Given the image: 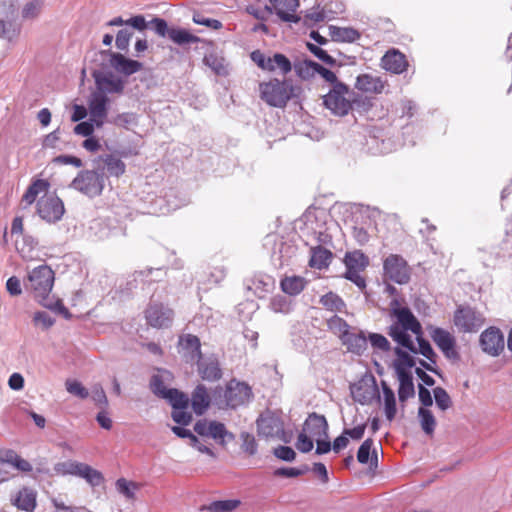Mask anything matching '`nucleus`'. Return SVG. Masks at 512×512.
Listing matches in <instances>:
<instances>
[{
	"mask_svg": "<svg viewBox=\"0 0 512 512\" xmlns=\"http://www.w3.org/2000/svg\"><path fill=\"white\" fill-rule=\"evenodd\" d=\"M394 315L397 321L390 326L389 335L399 345L415 352V345L407 332L411 331L416 336L422 335L421 324L407 307L394 309Z\"/></svg>",
	"mask_w": 512,
	"mask_h": 512,
	"instance_id": "nucleus-1",
	"label": "nucleus"
},
{
	"mask_svg": "<svg viewBox=\"0 0 512 512\" xmlns=\"http://www.w3.org/2000/svg\"><path fill=\"white\" fill-rule=\"evenodd\" d=\"M54 271L46 264L32 269L27 276L25 287L30 290L35 299L47 308H53L49 295L54 285Z\"/></svg>",
	"mask_w": 512,
	"mask_h": 512,
	"instance_id": "nucleus-2",
	"label": "nucleus"
},
{
	"mask_svg": "<svg viewBox=\"0 0 512 512\" xmlns=\"http://www.w3.org/2000/svg\"><path fill=\"white\" fill-rule=\"evenodd\" d=\"M259 90L263 101L272 107L279 108L284 107L295 95L294 87L289 81H280L278 79L261 83Z\"/></svg>",
	"mask_w": 512,
	"mask_h": 512,
	"instance_id": "nucleus-3",
	"label": "nucleus"
},
{
	"mask_svg": "<svg viewBox=\"0 0 512 512\" xmlns=\"http://www.w3.org/2000/svg\"><path fill=\"white\" fill-rule=\"evenodd\" d=\"M71 187L88 197H96L102 193L105 187V177L97 168L84 170L74 178Z\"/></svg>",
	"mask_w": 512,
	"mask_h": 512,
	"instance_id": "nucleus-4",
	"label": "nucleus"
},
{
	"mask_svg": "<svg viewBox=\"0 0 512 512\" xmlns=\"http://www.w3.org/2000/svg\"><path fill=\"white\" fill-rule=\"evenodd\" d=\"M324 105L336 116H345L352 108L351 92L343 83H336L324 96Z\"/></svg>",
	"mask_w": 512,
	"mask_h": 512,
	"instance_id": "nucleus-5",
	"label": "nucleus"
},
{
	"mask_svg": "<svg viewBox=\"0 0 512 512\" xmlns=\"http://www.w3.org/2000/svg\"><path fill=\"white\" fill-rule=\"evenodd\" d=\"M251 398V387L245 382H240L233 379L228 382L223 393V399H216V403L221 408L228 407L234 409L248 403Z\"/></svg>",
	"mask_w": 512,
	"mask_h": 512,
	"instance_id": "nucleus-6",
	"label": "nucleus"
},
{
	"mask_svg": "<svg viewBox=\"0 0 512 512\" xmlns=\"http://www.w3.org/2000/svg\"><path fill=\"white\" fill-rule=\"evenodd\" d=\"M384 278L399 285L407 284L411 278V269L400 255L390 254L383 262Z\"/></svg>",
	"mask_w": 512,
	"mask_h": 512,
	"instance_id": "nucleus-7",
	"label": "nucleus"
},
{
	"mask_svg": "<svg viewBox=\"0 0 512 512\" xmlns=\"http://www.w3.org/2000/svg\"><path fill=\"white\" fill-rule=\"evenodd\" d=\"M453 322L459 332L475 333L484 325L485 318L469 306H460L454 313Z\"/></svg>",
	"mask_w": 512,
	"mask_h": 512,
	"instance_id": "nucleus-8",
	"label": "nucleus"
},
{
	"mask_svg": "<svg viewBox=\"0 0 512 512\" xmlns=\"http://www.w3.org/2000/svg\"><path fill=\"white\" fill-rule=\"evenodd\" d=\"M194 431L204 437H210L221 445L234 439V435L229 432L225 425L217 421L199 420L194 425Z\"/></svg>",
	"mask_w": 512,
	"mask_h": 512,
	"instance_id": "nucleus-9",
	"label": "nucleus"
},
{
	"mask_svg": "<svg viewBox=\"0 0 512 512\" xmlns=\"http://www.w3.org/2000/svg\"><path fill=\"white\" fill-rule=\"evenodd\" d=\"M37 206L39 216L49 223L59 221L65 211L63 202L56 196L42 197Z\"/></svg>",
	"mask_w": 512,
	"mask_h": 512,
	"instance_id": "nucleus-10",
	"label": "nucleus"
},
{
	"mask_svg": "<svg viewBox=\"0 0 512 512\" xmlns=\"http://www.w3.org/2000/svg\"><path fill=\"white\" fill-rule=\"evenodd\" d=\"M145 314L148 324L155 328H168L174 319L173 310L158 303L151 304Z\"/></svg>",
	"mask_w": 512,
	"mask_h": 512,
	"instance_id": "nucleus-11",
	"label": "nucleus"
},
{
	"mask_svg": "<svg viewBox=\"0 0 512 512\" xmlns=\"http://www.w3.org/2000/svg\"><path fill=\"white\" fill-rule=\"evenodd\" d=\"M258 434L265 438H279L284 434V426L280 417L267 412L257 420Z\"/></svg>",
	"mask_w": 512,
	"mask_h": 512,
	"instance_id": "nucleus-12",
	"label": "nucleus"
},
{
	"mask_svg": "<svg viewBox=\"0 0 512 512\" xmlns=\"http://www.w3.org/2000/svg\"><path fill=\"white\" fill-rule=\"evenodd\" d=\"M109 98L103 93L93 92L88 102V110L90 120L95 123L96 127L100 128L108 113Z\"/></svg>",
	"mask_w": 512,
	"mask_h": 512,
	"instance_id": "nucleus-13",
	"label": "nucleus"
},
{
	"mask_svg": "<svg viewBox=\"0 0 512 512\" xmlns=\"http://www.w3.org/2000/svg\"><path fill=\"white\" fill-rule=\"evenodd\" d=\"M482 350L491 355L498 356L504 349V337L498 328L490 327L480 335Z\"/></svg>",
	"mask_w": 512,
	"mask_h": 512,
	"instance_id": "nucleus-14",
	"label": "nucleus"
},
{
	"mask_svg": "<svg viewBox=\"0 0 512 512\" xmlns=\"http://www.w3.org/2000/svg\"><path fill=\"white\" fill-rule=\"evenodd\" d=\"M271 6H266L269 12L274 11L276 15L284 22L298 23L300 17L295 14L298 6V0H270Z\"/></svg>",
	"mask_w": 512,
	"mask_h": 512,
	"instance_id": "nucleus-15",
	"label": "nucleus"
},
{
	"mask_svg": "<svg viewBox=\"0 0 512 512\" xmlns=\"http://www.w3.org/2000/svg\"><path fill=\"white\" fill-rule=\"evenodd\" d=\"M430 336L447 358H454L457 356V352L455 350L456 341L449 331L439 327H432L430 328Z\"/></svg>",
	"mask_w": 512,
	"mask_h": 512,
	"instance_id": "nucleus-16",
	"label": "nucleus"
},
{
	"mask_svg": "<svg viewBox=\"0 0 512 512\" xmlns=\"http://www.w3.org/2000/svg\"><path fill=\"white\" fill-rule=\"evenodd\" d=\"M96 91L97 93L107 94H121L124 90V81L112 73L101 74L95 76Z\"/></svg>",
	"mask_w": 512,
	"mask_h": 512,
	"instance_id": "nucleus-17",
	"label": "nucleus"
},
{
	"mask_svg": "<svg viewBox=\"0 0 512 512\" xmlns=\"http://www.w3.org/2000/svg\"><path fill=\"white\" fill-rule=\"evenodd\" d=\"M302 431L318 440L320 437L328 438V423L323 415L312 413L303 424Z\"/></svg>",
	"mask_w": 512,
	"mask_h": 512,
	"instance_id": "nucleus-18",
	"label": "nucleus"
},
{
	"mask_svg": "<svg viewBox=\"0 0 512 512\" xmlns=\"http://www.w3.org/2000/svg\"><path fill=\"white\" fill-rule=\"evenodd\" d=\"M381 66L394 74H401L407 69L408 62L404 54L398 50L391 49L382 57Z\"/></svg>",
	"mask_w": 512,
	"mask_h": 512,
	"instance_id": "nucleus-19",
	"label": "nucleus"
},
{
	"mask_svg": "<svg viewBox=\"0 0 512 512\" xmlns=\"http://www.w3.org/2000/svg\"><path fill=\"white\" fill-rule=\"evenodd\" d=\"M109 55L111 67L119 73L129 76L142 69V63L139 61L126 58L120 53L109 52Z\"/></svg>",
	"mask_w": 512,
	"mask_h": 512,
	"instance_id": "nucleus-20",
	"label": "nucleus"
},
{
	"mask_svg": "<svg viewBox=\"0 0 512 512\" xmlns=\"http://www.w3.org/2000/svg\"><path fill=\"white\" fill-rule=\"evenodd\" d=\"M275 287V279L264 273L255 274L249 281L248 289L251 290L258 298H263Z\"/></svg>",
	"mask_w": 512,
	"mask_h": 512,
	"instance_id": "nucleus-21",
	"label": "nucleus"
},
{
	"mask_svg": "<svg viewBox=\"0 0 512 512\" xmlns=\"http://www.w3.org/2000/svg\"><path fill=\"white\" fill-rule=\"evenodd\" d=\"M97 170L104 175L106 170L110 176L119 177L125 173V163L114 155H105L99 158Z\"/></svg>",
	"mask_w": 512,
	"mask_h": 512,
	"instance_id": "nucleus-22",
	"label": "nucleus"
},
{
	"mask_svg": "<svg viewBox=\"0 0 512 512\" xmlns=\"http://www.w3.org/2000/svg\"><path fill=\"white\" fill-rule=\"evenodd\" d=\"M200 340L198 337L188 334L180 338V347L187 362L201 359Z\"/></svg>",
	"mask_w": 512,
	"mask_h": 512,
	"instance_id": "nucleus-23",
	"label": "nucleus"
},
{
	"mask_svg": "<svg viewBox=\"0 0 512 512\" xmlns=\"http://www.w3.org/2000/svg\"><path fill=\"white\" fill-rule=\"evenodd\" d=\"M355 87L366 93H382L385 83L378 76L371 74L359 75L356 79Z\"/></svg>",
	"mask_w": 512,
	"mask_h": 512,
	"instance_id": "nucleus-24",
	"label": "nucleus"
},
{
	"mask_svg": "<svg viewBox=\"0 0 512 512\" xmlns=\"http://www.w3.org/2000/svg\"><path fill=\"white\" fill-rule=\"evenodd\" d=\"M37 240L27 234H24L15 240V247L20 256L27 261L35 258V248L37 246Z\"/></svg>",
	"mask_w": 512,
	"mask_h": 512,
	"instance_id": "nucleus-25",
	"label": "nucleus"
},
{
	"mask_svg": "<svg viewBox=\"0 0 512 512\" xmlns=\"http://www.w3.org/2000/svg\"><path fill=\"white\" fill-rule=\"evenodd\" d=\"M341 340L349 351L358 355L367 348V338L363 332H350L349 330Z\"/></svg>",
	"mask_w": 512,
	"mask_h": 512,
	"instance_id": "nucleus-26",
	"label": "nucleus"
},
{
	"mask_svg": "<svg viewBox=\"0 0 512 512\" xmlns=\"http://www.w3.org/2000/svg\"><path fill=\"white\" fill-rule=\"evenodd\" d=\"M197 362L199 373L204 380L216 381L221 378L222 371L219 367L218 361L215 358H209L202 361L200 359Z\"/></svg>",
	"mask_w": 512,
	"mask_h": 512,
	"instance_id": "nucleus-27",
	"label": "nucleus"
},
{
	"mask_svg": "<svg viewBox=\"0 0 512 512\" xmlns=\"http://www.w3.org/2000/svg\"><path fill=\"white\" fill-rule=\"evenodd\" d=\"M191 405L197 415H202L210 405V397L204 385H198L192 393Z\"/></svg>",
	"mask_w": 512,
	"mask_h": 512,
	"instance_id": "nucleus-28",
	"label": "nucleus"
},
{
	"mask_svg": "<svg viewBox=\"0 0 512 512\" xmlns=\"http://www.w3.org/2000/svg\"><path fill=\"white\" fill-rule=\"evenodd\" d=\"M399 381L398 397L399 401L404 404L408 399L413 398L415 395V388L411 373H403L399 371L397 376Z\"/></svg>",
	"mask_w": 512,
	"mask_h": 512,
	"instance_id": "nucleus-29",
	"label": "nucleus"
},
{
	"mask_svg": "<svg viewBox=\"0 0 512 512\" xmlns=\"http://www.w3.org/2000/svg\"><path fill=\"white\" fill-rule=\"evenodd\" d=\"M332 259V253L328 249L317 246L311 249V257L309 260V265L312 268L323 269L328 267L330 261Z\"/></svg>",
	"mask_w": 512,
	"mask_h": 512,
	"instance_id": "nucleus-30",
	"label": "nucleus"
},
{
	"mask_svg": "<svg viewBox=\"0 0 512 512\" xmlns=\"http://www.w3.org/2000/svg\"><path fill=\"white\" fill-rule=\"evenodd\" d=\"M329 35L334 41L355 42L360 38V33L351 27L329 26Z\"/></svg>",
	"mask_w": 512,
	"mask_h": 512,
	"instance_id": "nucleus-31",
	"label": "nucleus"
},
{
	"mask_svg": "<svg viewBox=\"0 0 512 512\" xmlns=\"http://www.w3.org/2000/svg\"><path fill=\"white\" fill-rule=\"evenodd\" d=\"M381 387L383 392L385 415L389 421H392L397 412L395 394L386 382L382 381Z\"/></svg>",
	"mask_w": 512,
	"mask_h": 512,
	"instance_id": "nucleus-32",
	"label": "nucleus"
},
{
	"mask_svg": "<svg viewBox=\"0 0 512 512\" xmlns=\"http://www.w3.org/2000/svg\"><path fill=\"white\" fill-rule=\"evenodd\" d=\"M240 504L241 501L238 499L217 500L208 505H203L200 510L208 512H233Z\"/></svg>",
	"mask_w": 512,
	"mask_h": 512,
	"instance_id": "nucleus-33",
	"label": "nucleus"
},
{
	"mask_svg": "<svg viewBox=\"0 0 512 512\" xmlns=\"http://www.w3.org/2000/svg\"><path fill=\"white\" fill-rule=\"evenodd\" d=\"M344 261L347 270L363 271L369 264L368 257L359 250L347 253Z\"/></svg>",
	"mask_w": 512,
	"mask_h": 512,
	"instance_id": "nucleus-34",
	"label": "nucleus"
},
{
	"mask_svg": "<svg viewBox=\"0 0 512 512\" xmlns=\"http://www.w3.org/2000/svg\"><path fill=\"white\" fill-rule=\"evenodd\" d=\"M49 187V183L46 180L38 179L35 180L26 190L22 197V201L27 205H31L35 202L36 198L41 193H46Z\"/></svg>",
	"mask_w": 512,
	"mask_h": 512,
	"instance_id": "nucleus-35",
	"label": "nucleus"
},
{
	"mask_svg": "<svg viewBox=\"0 0 512 512\" xmlns=\"http://www.w3.org/2000/svg\"><path fill=\"white\" fill-rule=\"evenodd\" d=\"M395 354L397 359L393 362V367L396 375L399 376V371L410 373L409 369L415 365L414 358L399 347L395 348Z\"/></svg>",
	"mask_w": 512,
	"mask_h": 512,
	"instance_id": "nucleus-36",
	"label": "nucleus"
},
{
	"mask_svg": "<svg viewBox=\"0 0 512 512\" xmlns=\"http://www.w3.org/2000/svg\"><path fill=\"white\" fill-rule=\"evenodd\" d=\"M305 284V279L300 276L285 277L281 281V289L284 293L294 296L303 291Z\"/></svg>",
	"mask_w": 512,
	"mask_h": 512,
	"instance_id": "nucleus-37",
	"label": "nucleus"
},
{
	"mask_svg": "<svg viewBox=\"0 0 512 512\" xmlns=\"http://www.w3.org/2000/svg\"><path fill=\"white\" fill-rule=\"evenodd\" d=\"M77 476L85 479L93 487L99 486L103 482L101 472L81 462L77 471Z\"/></svg>",
	"mask_w": 512,
	"mask_h": 512,
	"instance_id": "nucleus-38",
	"label": "nucleus"
},
{
	"mask_svg": "<svg viewBox=\"0 0 512 512\" xmlns=\"http://www.w3.org/2000/svg\"><path fill=\"white\" fill-rule=\"evenodd\" d=\"M320 304L331 312H343L345 309L344 301L333 292H328L320 298Z\"/></svg>",
	"mask_w": 512,
	"mask_h": 512,
	"instance_id": "nucleus-39",
	"label": "nucleus"
},
{
	"mask_svg": "<svg viewBox=\"0 0 512 512\" xmlns=\"http://www.w3.org/2000/svg\"><path fill=\"white\" fill-rule=\"evenodd\" d=\"M270 59V68H266L267 71L273 72L277 69L280 70L282 74H287L291 71L292 65L290 60L283 54L276 53L272 57H268Z\"/></svg>",
	"mask_w": 512,
	"mask_h": 512,
	"instance_id": "nucleus-40",
	"label": "nucleus"
},
{
	"mask_svg": "<svg viewBox=\"0 0 512 512\" xmlns=\"http://www.w3.org/2000/svg\"><path fill=\"white\" fill-rule=\"evenodd\" d=\"M418 417L422 430L427 435H432L436 427V420L432 412L424 407L418 409Z\"/></svg>",
	"mask_w": 512,
	"mask_h": 512,
	"instance_id": "nucleus-41",
	"label": "nucleus"
},
{
	"mask_svg": "<svg viewBox=\"0 0 512 512\" xmlns=\"http://www.w3.org/2000/svg\"><path fill=\"white\" fill-rule=\"evenodd\" d=\"M15 505L25 511H32L36 505L35 494L28 489L20 491L15 499Z\"/></svg>",
	"mask_w": 512,
	"mask_h": 512,
	"instance_id": "nucleus-42",
	"label": "nucleus"
},
{
	"mask_svg": "<svg viewBox=\"0 0 512 512\" xmlns=\"http://www.w3.org/2000/svg\"><path fill=\"white\" fill-rule=\"evenodd\" d=\"M169 38L178 45H184L189 43H196L199 38L187 30L184 29H170L168 32Z\"/></svg>",
	"mask_w": 512,
	"mask_h": 512,
	"instance_id": "nucleus-43",
	"label": "nucleus"
},
{
	"mask_svg": "<svg viewBox=\"0 0 512 512\" xmlns=\"http://www.w3.org/2000/svg\"><path fill=\"white\" fill-rule=\"evenodd\" d=\"M115 486L116 490L128 500H134L135 493L139 489V484L133 481H128L125 478L118 479Z\"/></svg>",
	"mask_w": 512,
	"mask_h": 512,
	"instance_id": "nucleus-44",
	"label": "nucleus"
},
{
	"mask_svg": "<svg viewBox=\"0 0 512 512\" xmlns=\"http://www.w3.org/2000/svg\"><path fill=\"white\" fill-rule=\"evenodd\" d=\"M174 409H185L189 404V398L186 394L177 389H169L164 397Z\"/></svg>",
	"mask_w": 512,
	"mask_h": 512,
	"instance_id": "nucleus-45",
	"label": "nucleus"
},
{
	"mask_svg": "<svg viewBox=\"0 0 512 512\" xmlns=\"http://www.w3.org/2000/svg\"><path fill=\"white\" fill-rule=\"evenodd\" d=\"M80 462L77 461H65L58 462L54 465L53 471L55 475H76L79 468Z\"/></svg>",
	"mask_w": 512,
	"mask_h": 512,
	"instance_id": "nucleus-46",
	"label": "nucleus"
},
{
	"mask_svg": "<svg viewBox=\"0 0 512 512\" xmlns=\"http://www.w3.org/2000/svg\"><path fill=\"white\" fill-rule=\"evenodd\" d=\"M328 328L341 339L350 330V326L342 318L334 315L327 321Z\"/></svg>",
	"mask_w": 512,
	"mask_h": 512,
	"instance_id": "nucleus-47",
	"label": "nucleus"
},
{
	"mask_svg": "<svg viewBox=\"0 0 512 512\" xmlns=\"http://www.w3.org/2000/svg\"><path fill=\"white\" fill-rule=\"evenodd\" d=\"M269 308L275 313L287 314L291 310L290 301L283 295H276L271 298Z\"/></svg>",
	"mask_w": 512,
	"mask_h": 512,
	"instance_id": "nucleus-48",
	"label": "nucleus"
},
{
	"mask_svg": "<svg viewBox=\"0 0 512 512\" xmlns=\"http://www.w3.org/2000/svg\"><path fill=\"white\" fill-rule=\"evenodd\" d=\"M65 387L68 393L80 398L86 399L90 395L88 389H86L81 382L74 379H68L65 382Z\"/></svg>",
	"mask_w": 512,
	"mask_h": 512,
	"instance_id": "nucleus-49",
	"label": "nucleus"
},
{
	"mask_svg": "<svg viewBox=\"0 0 512 512\" xmlns=\"http://www.w3.org/2000/svg\"><path fill=\"white\" fill-rule=\"evenodd\" d=\"M418 341V348L415 346V354H421L425 358H427L429 361H431L433 364H435V357L436 354L433 351L430 343L422 338L421 335L416 336Z\"/></svg>",
	"mask_w": 512,
	"mask_h": 512,
	"instance_id": "nucleus-50",
	"label": "nucleus"
},
{
	"mask_svg": "<svg viewBox=\"0 0 512 512\" xmlns=\"http://www.w3.org/2000/svg\"><path fill=\"white\" fill-rule=\"evenodd\" d=\"M6 462L11 464L17 470L22 472H30L32 471V465L25 459L21 458L16 453H9L6 456Z\"/></svg>",
	"mask_w": 512,
	"mask_h": 512,
	"instance_id": "nucleus-51",
	"label": "nucleus"
},
{
	"mask_svg": "<svg viewBox=\"0 0 512 512\" xmlns=\"http://www.w3.org/2000/svg\"><path fill=\"white\" fill-rule=\"evenodd\" d=\"M91 398L100 409H106L108 399L106 393L100 384H95L91 388Z\"/></svg>",
	"mask_w": 512,
	"mask_h": 512,
	"instance_id": "nucleus-52",
	"label": "nucleus"
},
{
	"mask_svg": "<svg viewBox=\"0 0 512 512\" xmlns=\"http://www.w3.org/2000/svg\"><path fill=\"white\" fill-rule=\"evenodd\" d=\"M434 398L436 405L443 411L447 410L452 405L450 396L442 387H436L434 389Z\"/></svg>",
	"mask_w": 512,
	"mask_h": 512,
	"instance_id": "nucleus-53",
	"label": "nucleus"
},
{
	"mask_svg": "<svg viewBox=\"0 0 512 512\" xmlns=\"http://www.w3.org/2000/svg\"><path fill=\"white\" fill-rule=\"evenodd\" d=\"M42 7V0H31L24 6L22 10V15L24 18L33 19L40 14Z\"/></svg>",
	"mask_w": 512,
	"mask_h": 512,
	"instance_id": "nucleus-54",
	"label": "nucleus"
},
{
	"mask_svg": "<svg viewBox=\"0 0 512 512\" xmlns=\"http://www.w3.org/2000/svg\"><path fill=\"white\" fill-rule=\"evenodd\" d=\"M133 36V31L124 28L118 31L116 35L115 44L119 50L128 51L129 42Z\"/></svg>",
	"mask_w": 512,
	"mask_h": 512,
	"instance_id": "nucleus-55",
	"label": "nucleus"
},
{
	"mask_svg": "<svg viewBox=\"0 0 512 512\" xmlns=\"http://www.w3.org/2000/svg\"><path fill=\"white\" fill-rule=\"evenodd\" d=\"M306 65L313 68V70L316 71L317 73H319L327 82H330L333 85H335L336 83H339L337 80V76L331 70L326 69L325 67L321 66L320 64L312 62V61L306 62Z\"/></svg>",
	"mask_w": 512,
	"mask_h": 512,
	"instance_id": "nucleus-56",
	"label": "nucleus"
},
{
	"mask_svg": "<svg viewBox=\"0 0 512 512\" xmlns=\"http://www.w3.org/2000/svg\"><path fill=\"white\" fill-rule=\"evenodd\" d=\"M34 324L46 330L49 329L55 322V319L45 311H39L34 314Z\"/></svg>",
	"mask_w": 512,
	"mask_h": 512,
	"instance_id": "nucleus-57",
	"label": "nucleus"
},
{
	"mask_svg": "<svg viewBox=\"0 0 512 512\" xmlns=\"http://www.w3.org/2000/svg\"><path fill=\"white\" fill-rule=\"evenodd\" d=\"M314 440V438L301 431L297 438L296 448L302 453H308L313 449Z\"/></svg>",
	"mask_w": 512,
	"mask_h": 512,
	"instance_id": "nucleus-58",
	"label": "nucleus"
},
{
	"mask_svg": "<svg viewBox=\"0 0 512 512\" xmlns=\"http://www.w3.org/2000/svg\"><path fill=\"white\" fill-rule=\"evenodd\" d=\"M307 47L311 53H313L318 59H320L324 63L328 65H333L335 63L333 57L330 56L325 50L318 47L317 45L308 43Z\"/></svg>",
	"mask_w": 512,
	"mask_h": 512,
	"instance_id": "nucleus-59",
	"label": "nucleus"
},
{
	"mask_svg": "<svg viewBox=\"0 0 512 512\" xmlns=\"http://www.w3.org/2000/svg\"><path fill=\"white\" fill-rule=\"evenodd\" d=\"M369 340L374 348H377L382 351H388L390 349L389 341L387 340L386 337H384L381 334L371 333L369 335Z\"/></svg>",
	"mask_w": 512,
	"mask_h": 512,
	"instance_id": "nucleus-60",
	"label": "nucleus"
},
{
	"mask_svg": "<svg viewBox=\"0 0 512 512\" xmlns=\"http://www.w3.org/2000/svg\"><path fill=\"white\" fill-rule=\"evenodd\" d=\"M373 445L372 439H366L359 447L357 452V460L361 464H365L369 460L371 447Z\"/></svg>",
	"mask_w": 512,
	"mask_h": 512,
	"instance_id": "nucleus-61",
	"label": "nucleus"
},
{
	"mask_svg": "<svg viewBox=\"0 0 512 512\" xmlns=\"http://www.w3.org/2000/svg\"><path fill=\"white\" fill-rule=\"evenodd\" d=\"M274 455L287 462H292L296 458L295 451L289 446H279L274 449Z\"/></svg>",
	"mask_w": 512,
	"mask_h": 512,
	"instance_id": "nucleus-62",
	"label": "nucleus"
},
{
	"mask_svg": "<svg viewBox=\"0 0 512 512\" xmlns=\"http://www.w3.org/2000/svg\"><path fill=\"white\" fill-rule=\"evenodd\" d=\"M95 123L89 121L80 122L74 127V133L84 137H89L94 132Z\"/></svg>",
	"mask_w": 512,
	"mask_h": 512,
	"instance_id": "nucleus-63",
	"label": "nucleus"
},
{
	"mask_svg": "<svg viewBox=\"0 0 512 512\" xmlns=\"http://www.w3.org/2000/svg\"><path fill=\"white\" fill-rule=\"evenodd\" d=\"M151 389L154 394L164 398L169 389H167L161 380L160 376L154 375L150 382Z\"/></svg>",
	"mask_w": 512,
	"mask_h": 512,
	"instance_id": "nucleus-64",
	"label": "nucleus"
}]
</instances>
